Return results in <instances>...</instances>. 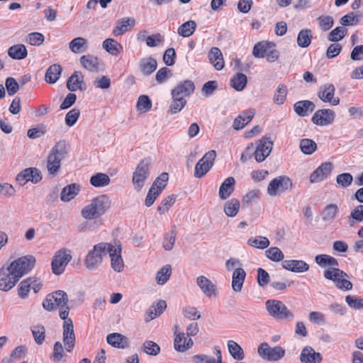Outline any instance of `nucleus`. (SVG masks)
Listing matches in <instances>:
<instances>
[{
	"label": "nucleus",
	"instance_id": "obj_7",
	"mask_svg": "<svg viewBox=\"0 0 363 363\" xmlns=\"http://www.w3.org/2000/svg\"><path fill=\"white\" fill-rule=\"evenodd\" d=\"M293 186V181L289 177L281 175L269 183L267 191L270 196H276L291 191Z\"/></svg>",
	"mask_w": 363,
	"mask_h": 363
},
{
	"label": "nucleus",
	"instance_id": "obj_20",
	"mask_svg": "<svg viewBox=\"0 0 363 363\" xmlns=\"http://www.w3.org/2000/svg\"><path fill=\"white\" fill-rule=\"evenodd\" d=\"M335 89L333 84H326L320 87L318 97L325 103H329L333 106L339 104L338 97H334Z\"/></svg>",
	"mask_w": 363,
	"mask_h": 363
},
{
	"label": "nucleus",
	"instance_id": "obj_43",
	"mask_svg": "<svg viewBox=\"0 0 363 363\" xmlns=\"http://www.w3.org/2000/svg\"><path fill=\"white\" fill-rule=\"evenodd\" d=\"M79 191V186L76 184H69L62 190L60 198L63 201H69L73 199Z\"/></svg>",
	"mask_w": 363,
	"mask_h": 363
},
{
	"label": "nucleus",
	"instance_id": "obj_1",
	"mask_svg": "<svg viewBox=\"0 0 363 363\" xmlns=\"http://www.w3.org/2000/svg\"><path fill=\"white\" fill-rule=\"evenodd\" d=\"M36 259L33 255L21 257L7 266L0 268V290L9 291L13 289L20 279L30 272L35 267Z\"/></svg>",
	"mask_w": 363,
	"mask_h": 363
},
{
	"label": "nucleus",
	"instance_id": "obj_36",
	"mask_svg": "<svg viewBox=\"0 0 363 363\" xmlns=\"http://www.w3.org/2000/svg\"><path fill=\"white\" fill-rule=\"evenodd\" d=\"M294 108L298 116H308L309 113L314 111L315 104L312 101L308 100L299 101L295 103Z\"/></svg>",
	"mask_w": 363,
	"mask_h": 363
},
{
	"label": "nucleus",
	"instance_id": "obj_24",
	"mask_svg": "<svg viewBox=\"0 0 363 363\" xmlns=\"http://www.w3.org/2000/svg\"><path fill=\"white\" fill-rule=\"evenodd\" d=\"M135 26V19L133 17H124L118 20L113 29V35L120 36L130 30Z\"/></svg>",
	"mask_w": 363,
	"mask_h": 363
},
{
	"label": "nucleus",
	"instance_id": "obj_16",
	"mask_svg": "<svg viewBox=\"0 0 363 363\" xmlns=\"http://www.w3.org/2000/svg\"><path fill=\"white\" fill-rule=\"evenodd\" d=\"M41 287V281L36 277H30L20 282L18 286V295L21 298H26L31 289L35 293H38Z\"/></svg>",
	"mask_w": 363,
	"mask_h": 363
},
{
	"label": "nucleus",
	"instance_id": "obj_31",
	"mask_svg": "<svg viewBox=\"0 0 363 363\" xmlns=\"http://www.w3.org/2000/svg\"><path fill=\"white\" fill-rule=\"evenodd\" d=\"M106 340L109 345L116 348L125 349L128 347V338L121 333H111L107 335Z\"/></svg>",
	"mask_w": 363,
	"mask_h": 363
},
{
	"label": "nucleus",
	"instance_id": "obj_35",
	"mask_svg": "<svg viewBox=\"0 0 363 363\" xmlns=\"http://www.w3.org/2000/svg\"><path fill=\"white\" fill-rule=\"evenodd\" d=\"M167 303L164 300L158 301L155 305H152L145 314V320L150 321L160 315L166 309Z\"/></svg>",
	"mask_w": 363,
	"mask_h": 363
},
{
	"label": "nucleus",
	"instance_id": "obj_44",
	"mask_svg": "<svg viewBox=\"0 0 363 363\" xmlns=\"http://www.w3.org/2000/svg\"><path fill=\"white\" fill-rule=\"evenodd\" d=\"M313 38L312 31L306 28L301 30L297 36V44L300 48H307L310 45Z\"/></svg>",
	"mask_w": 363,
	"mask_h": 363
},
{
	"label": "nucleus",
	"instance_id": "obj_11",
	"mask_svg": "<svg viewBox=\"0 0 363 363\" xmlns=\"http://www.w3.org/2000/svg\"><path fill=\"white\" fill-rule=\"evenodd\" d=\"M108 242H100L95 245L89 252L85 259V264L88 269H94L102 262V256L106 255Z\"/></svg>",
	"mask_w": 363,
	"mask_h": 363
},
{
	"label": "nucleus",
	"instance_id": "obj_45",
	"mask_svg": "<svg viewBox=\"0 0 363 363\" xmlns=\"http://www.w3.org/2000/svg\"><path fill=\"white\" fill-rule=\"evenodd\" d=\"M247 82V76L242 73H237L230 79L231 86L238 91H242Z\"/></svg>",
	"mask_w": 363,
	"mask_h": 363
},
{
	"label": "nucleus",
	"instance_id": "obj_9",
	"mask_svg": "<svg viewBox=\"0 0 363 363\" xmlns=\"http://www.w3.org/2000/svg\"><path fill=\"white\" fill-rule=\"evenodd\" d=\"M150 159L145 158L140 161L133 173L132 182L134 188L140 191L150 176Z\"/></svg>",
	"mask_w": 363,
	"mask_h": 363
},
{
	"label": "nucleus",
	"instance_id": "obj_8",
	"mask_svg": "<svg viewBox=\"0 0 363 363\" xmlns=\"http://www.w3.org/2000/svg\"><path fill=\"white\" fill-rule=\"evenodd\" d=\"M253 55L257 58H266L269 62H274L279 57V52L276 49L274 43L262 41L254 45Z\"/></svg>",
	"mask_w": 363,
	"mask_h": 363
},
{
	"label": "nucleus",
	"instance_id": "obj_46",
	"mask_svg": "<svg viewBox=\"0 0 363 363\" xmlns=\"http://www.w3.org/2000/svg\"><path fill=\"white\" fill-rule=\"evenodd\" d=\"M196 28V22L194 21H188L178 28L177 33L183 38H188L195 32Z\"/></svg>",
	"mask_w": 363,
	"mask_h": 363
},
{
	"label": "nucleus",
	"instance_id": "obj_56",
	"mask_svg": "<svg viewBox=\"0 0 363 363\" xmlns=\"http://www.w3.org/2000/svg\"><path fill=\"white\" fill-rule=\"evenodd\" d=\"M266 257L273 262L283 260L284 255L282 251L277 247H272L265 251Z\"/></svg>",
	"mask_w": 363,
	"mask_h": 363
},
{
	"label": "nucleus",
	"instance_id": "obj_40",
	"mask_svg": "<svg viewBox=\"0 0 363 363\" xmlns=\"http://www.w3.org/2000/svg\"><path fill=\"white\" fill-rule=\"evenodd\" d=\"M157 67V60L153 57L143 58L140 62V69L145 75L153 73Z\"/></svg>",
	"mask_w": 363,
	"mask_h": 363
},
{
	"label": "nucleus",
	"instance_id": "obj_39",
	"mask_svg": "<svg viewBox=\"0 0 363 363\" xmlns=\"http://www.w3.org/2000/svg\"><path fill=\"white\" fill-rule=\"evenodd\" d=\"M62 72V67L60 65L53 64L46 70L45 80L47 83L52 84L60 79Z\"/></svg>",
	"mask_w": 363,
	"mask_h": 363
},
{
	"label": "nucleus",
	"instance_id": "obj_47",
	"mask_svg": "<svg viewBox=\"0 0 363 363\" xmlns=\"http://www.w3.org/2000/svg\"><path fill=\"white\" fill-rule=\"evenodd\" d=\"M270 242L267 237L256 236L251 237L247 240V245L250 247L264 250L269 246Z\"/></svg>",
	"mask_w": 363,
	"mask_h": 363
},
{
	"label": "nucleus",
	"instance_id": "obj_5",
	"mask_svg": "<svg viewBox=\"0 0 363 363\" xmlns=\"http://www.w3.org/2000/svg\"><path fill=\"white\" fill-rule=\"evenodd\" d=\"M323 275L326 279L332 281L340 290L345 291L352 289V284L348 280V274L339 268L328 267L324 271Z\"/></svg>",
	"mask_w": 363,
	"mask_h": 363
},
{
	"label": "nucleus",
	"instance_id": "obj_17",
	"mask_svg": "<svg viewBox=\"0 0 363 363\" xmlns=\"http://www.w3.org/2000/svg\"><path fill=\"white\" fill-rule=\"evenodd\" d=\"M273 147V142L269 138L263 137L259 140L255 151V158L257 162H262L269 155Z\"/></svg>",
	"mask_w": 363,
	"mask_h": 363
},
{
	"label": "nucleus",
	"instance_id": "obj_32",
	"mask_svg": "<svg viewBox=\"0 0 363 363\" xmlns=\"http://www.w3.org/2000/svg\"><path fill=\"white\" fill-rule=\"evenodd\" d=\"M193 344V340L191 338L187 339L184 333H179L174 341V349L182 352L191 348Z\"/></svg>",
	"mask_w": 363,
	"mask_h": 363
},
{
	"label": "nucleus",
	"instance_id": "obj_64",
	"mask_svg": "<svg viewBox=\"0 0 363 363\" xmlns=\"http://www.w3.org/2000/svg\"><path fill=\"white\" fill-rule=\"evenodd\" d=\"M347 33V29L343 27H337L329 34L328 40L333 42H337L342 40Z\"/></svg>",
	"mask_w": 363,
	"mask_h": 363
},
{
	"label": "nucleus",
	"instance_id": "obj_62",
	"mask_svg": "<svg viewBox=\"0 0 363 363\" xmlns=\"http://www.w3.org/2000/svg\"><path fill=\"white\" fill-rule=\"evenodd\" d=\"M152 101L147 95H141L139 96L137 102V108L144 112L149 111L152 108Z\"/></svg>",
	"mask_w": 363,
	"mask_h": 363
},
{
	"label": "nucleus",
	"instance_id": "obj_6",
	"mask_svg": "<svg viewBox=\"0 0 363 363\" xmlns=\"http://www.w3.org/2000/svg\"><path fill=\"white\" fill-rule=\"evenodd\" d=\"M266 309L269 314L277 320H292L294 315L281 301L269 299L265 302Z\"/></svg>",
	"mask_w": 363,
	"mask_h": 363
},
{
	"label": "nucleus",
	"instance_id": "obj_51",
	"mask_svg": "<svg viewBox=\"0 0 363 363\" xmlns=\"http://www.w3.org/2000/svg\"><path fill=\"white\" fill-rule=\"evenodd\" d=\"M315 262L320 267L330 266V267H335L338 266L337 260L328 255H318L315 256Z\"/></svg>",
	"mask_w": 363,
	"mask_h": 363
},
{
	"label": "nucleus",
	"instance_id": "obj_4",
	"mask_svg": "<svg viewBox=\"0 0 363 363\" xmlns=\"http://www.w3.org/2000/svg\"><path fill=\"white\" fill-rule=\"evenodd\" d=\"M67 154L66 144L57 142L52 148L47 158V168L50 174L55 176L60 168L61 161Z\"/></svg>",
	"mask_w": 363,
	"mask_h": 363
},
{
	"label": "nucleus",
	"instance_id": "obj_14",
	"mask_svg": "<svg viewBox=\"0 0 363 363\" xmlns=\"http://www.w3.org/2000/svg\"><path fill=\"white\" fill-rule=\"evenodd\" d=\"M257 352L263 359L271 362L278 361L285 355V350L281 347H270L266 342H263L259 346Z\"/></svg>",
	"mask_w": 363,
	"mask_h": 363
},
{
	"label": "nucleus",
	"instance_id": "obj_18",
	"mask_svg": "<svg viewBox=\"0 0 363 363\" xmlns=\"http://www.w3.org/2000/svg\"><path fill=\"white\" fill-rule=\"evenodd\" d=\"M42 179L40 172L36 168H27L21 172L16 177V181L21 185H24L27 182H32L34 184Z\"/></svg>",
	"mask_w": 363,
	"mask_h": 363
},
{
	"label": "nucleus",
	"instance_id": "obj_50",
	"mask_svg": "<svg viewBox=\"0 0 363 363\" xmlns=\"http://www.w3.org/2000/svg\"><path fill=\"white\" fill-rule=\"evenodd\" d=\"M172 101L169 107L168 112L175 114L180 112L186 104V99L179 96H172Z\"/></svg>",
	"mask_w": 363,
	"mask_h": 363
},
{
	"label": "nucleus",
	"instance_id": "obj_55",
	"mask_svg": "<svg viewBox=\"0 0 363 363\" xmlns=\"http://www.w3.org/2000/svg\"><path fill=\"white\" fill-rule=\"evenodd\" d=\"M338 213V207L336 204H328L323 211L322 218L323 220H333Z\"/></svg>",
	"mask_w": 363,
	"mask_h": 363
},
{
	"label": "nucleus",
	"instance_id": "obj_22",
	"mask_svg": "<svg viewBox=\"0 0 363 363\" xmlns=\"http://www.w3.org/2000/svg\"><path fill=\"white\" fill-rule=\"evenodd\" d=\"M333 169V164L331 162L322 163L310 175V182L319 183L323 181L330 173Z\"/></svg>",
	"mask_w": 363,
	"mask_h": 363
},
{
	"label": "nucleus",
	"instance_id": "obj_25",
	"mask_svg": "<svg viewBox=\"0 0 363 363\" xmlns=\"http://www.w3.org/2000/svg\"><path fill=\"white\" fill-rule=\"evenodd\" d=\"M196 283L201 291L208 297L216 296V286L210 279L204 276H199Z\"/></svg>",
	"mask_w": 363,
	"mask_h": 363
},
{
	"label": "nucleus",
	"instance_id": "obj_53",
	"mask_svg": "<svg viewBox=\"0 0 363 363\" xmlns=\"http://www.w3.org/2000/svg\"><path fill=\"white\" fill-rule=\"evenodd\" d=\"M228 347L230 354L234 359L242 360L244 358V352L242 347L236 342L229 340L228 342Z\"/></svg>",
	"mask_w": 363,
	"mask_h": 363
},
{
	"label": "nucleus",
	"instance_id": "obj_28",
	"mask_svg": "<svg viewBox=\"0 0 363 363\" xmlns=\"http://www.w3.org/2000/svg\"><path fill=\"white\" fill-rule=\"evenodd\" d=\"M322 360L321 354L319 352H315L311 347H304L300 354L301 363H320Z\"/></svg>",
	"mask_w": 363,
	"mask_h": 363
},
{
	"label": "nucleus",
	"instance_id": "obj_13",
	"mask_svg": "<svg viewBox=\"0 0 363 363\" xmlns=\"http://www.w3.org/2000/svg\"><path fill=\"white\" fill-rule=\"evenodd\" d=\"M216 156V152L215 150L207 152L196 163L194 170V177L196 178L203 177L213 167Z\"/></svg>",
	"mask_w": 363,
	"mask_h": 363
},
{
	"label": "nucleus",
	"instance_id": "obj_60",
	"mask_svg": "<svg viewBox=\"0 0 363 363\" xmlns=\"http://www.w3.org/2000/svg\"><path fill=\"white\" fill-rule=\"evenodd\" d=\"M261 192L259 189H252L246 193L242 197L243 204L249 205L257 201L260 198Z\"/></svg>",
	"mask_w": 363,
	"mask_h": 363
},
{
	"label": "nucleus",
	"instance_id": "obj_38",
	"mask_svg": "<svg viewBox=\"0 0 363 363\" xmlns=\"http://www.w3.org/2000/svg\"><path fill=\"white\" fill-rule=\"evenodd\" d=\"M8 55L13 60H21L28 56V50L23 44H16L8 49Z\"/></svg>",
	"mask_w": 363,
	"mask_h": 363
},
{
	"label": "nucleus",
	"instance_id": "obj_34",
	"mask_svg": "<svg viewBox=\"0 0 363 363\" xmlns=\"http://www.w3.org/2000/svg\"><path fill=\"white\" fill-rule=\"evenodd\" d=\"M103 48L113 56H118L123 51V45L113 38H107L102 43Z\"/></svg>",
	"mask_w": 363,
	"mask_h": 363
},
{
	"label": "nucleus",
	"instance_id": "obj_21",
	"mask_svg": "<svg viewBox=\"0 0 363 363\" xmlns=\"http://www.w3.org/2000/svg\"><path fill=\"white\" fill-rule=\"evenodd\" d=\"M195 90V85L191 80H184L179 83L174 89H172V96H180L186 98L191 95Z\"/></svg>",
	"mask_w": 363,
	"mask_h": 363
},
{
	"label": "nucleus",
	"instance_id": "obj_29",
	"mask_svg": "<svg viewBox=\"0 0 363 363\" xmlns=\"http://www.w3.org/2000/svg\"><path fill=\"white\" fill-rule=\"evenodd\" d=\"M235 180L234 177H229L226 178L221 184L218 195L220 199L225 200L229 198L235 189Z\"/></svg>",
	"mask_w": 363,
	"mask_h": 363
},
{
	"label": "nucleus",
	"instance_id": "obj_59",
	"mask_svg": "<svg viewBox=\"0 0 363 363\" xmlns=\"http://www.w3.org/2000/svg\"><path fill=\"white\" fill-rule=\"evenodd\" d=\"M32 334L35 342L38 345L43 344L45 337V329L42 325H37L32 328Z\"/></svg>",
	"mask_w": 363,
	"mask_h": 363
},
{
	"label": "nucleus",
	"instance_id": "obj_52",
	"mask_svg": "<svg viewBox=\"0 0 363 363\" xmlns=\"http://www.w3.org/2000/svg\"><path fill=\"white\" fill-rule=\"evenodd\" d=\"M172 274V267L169 264L162 267L156 274L157 283L160 285L164 284L169 279Z\"/></svg>",
	"mask_w": 363,
	"mask_h": 363
},
{
	"label": "nucleus",
	"instance_id": "obj_23",
	"mask_svg": "<svg viewBox=\"0 0 363 363\" xmlns=\"http://www.w3.org/2000/svg\"><path fill=\"white\" fill-rule=\"evenodd\" d=\"M67 88L70 91H84L86 89V84L84 75L80 71H75L67 81Z\"/></svg>",
	"mask_w": 363,
	"mask_h": 363
},
{
	"label": "nucleus",
	"instance_id": "obj_27",
	"mask_svg": "<svg viewBox=\"0 0 363 363\" xmlns=\"http://www.w3.org/2000/svg\"><path fill=\"white\" fill-rule=\"evenodd\" d=\"M253 109L246 110L239 114L234 120L233 127L235 130H241L247 125L254 118Z\"/></svg>",
	"mask_w": 363,
	"mask_h": 363
},
{
	"label": "nucleus",
	"instance_id": "obj_10",
	"mask_svg": "<svg viewBox=\"0 0 363 363\" xmlns=\"http://www.w3.org/2000/svg\"><path fill=\"white\" fill-rule=\"evenodd\" d=\"M72 259L70 251L67 249H61L55 252L54 255L52 262L51 268L52 272L55 275L62 274L65 269L66 266Z\"/></svg>",
	"mask_w": 363,
	"mask_h": 363
},
{
	"label": "nucleus",
	"instance_id": "obj_19",
	"mask_svg": "<svg viewBox=\"0 0 363 363\" xmlns=\"http://www.w3.org/2000/svg\"><path fill=\"white\" fill-rule=\"evenodd\" d=\"M335 118V112L331 109L318 110L313 114L312 122L320 126L328 125L332 123Z\"/></svg>",
	"mask_w": 363,
	"mask_h": 363
},
{
	"label": "nucleus",
	"instance_id": "obj_30",
	"mask_svg": "<svg viewBox=\"0 0 363 363\" xmlns=\"http://www.w3.org/2000/svg\"><path fill=\"white\" fill-rule=\"evenodd\" d=\"M210 62L217 70H221L225 65L223 54L220 50L217 47H213L208 55Z\"/></svg>",
	"mask_w": 363,
	"mask_h": 363
},
{
	"label": "nucleus",
	"instance_id": "obj_12",
	"mask_svg": "<svg viewBox=\"0 0 363 363\" xmlns=\"http://www.w3.org/2000/svg\"><path fill=\"white\" fill-rule=\"evenodd\" d=\"M122 247L120 241H115L114 244L108 243L106 253L111 257V267L116 272H120L124 268V262L121 257Z\"/></svg>",
	"mask_w": 363,
	"mask_h": 363
},
{
	"label": "nucleus",
	"instance_id": "obj_49",
	"mask_svg": "<svg viewBox=\"0 0 363 363\" xmlns=\"http://www.w3.org/2000/svg\"><path fill=\"white\" fill-rule=\"evenodd\" d=\"M111 179L109 177L104 173H96L90 179V183L94 187H103L109 184Z\"/></svg>",
	"mask_w": 363,
	"mask_h": 363
},
{
	"label": "nucleus",
	"instance_id": "obj_63",
	"mask_svg": "<svg viewBox=\"0 0 363 363\" xmlns=\"http://www.w3.org/2000/svg\"><path fill=\"white\" fill-rule=\"evenodd\" d=\"M337 184L342 188L350 186L353 182V177L350 173H342L336 177Z\"/></svg>",
	"mask_w": 363,
	"mask_h": 363
},
{
	"label": "nucleus",
	"instance_id": "obj_61",
	"mask_svg": "<svg viewBox=\"0 0 363 363\" xmlns=\"http://www.w3.org/2000/svg\"><path fill=\"white\" fill-rule=\"evenodd\" d=\"M176 231L174 230H172L164 235L162 245L166 250H171L173 248L176 240Z\"/></svg>",
	"mask_w": 363,
	"mask_h": 363
},
{
	"label": "nucleus",
	"instance_id": "obj_15",
	"mask_svg": "<svg viewBox=\"0 0 363 363\" xmlns=\"http://www.w3.org/2000/svg\"><path fill=\"white\" fill-rule=\"evenodd\" d=\"M62 341L65 349L70 352L75 347L76 337L74 331V325L72 319L66 318L62 319Z\"/></svg>",
	"mask_w": 363,
	"mask_h": 363
},
{
	"label": "nucleus",
	"instance_id": "obj_37",
	"mask_svg": "<svg viewBox=\"0 0 363 363\" xmlns=\"http://www.w3.org/2000/svg\"><path fill=\"white\" fill-rule=\"evenodd\" d=\"M82 66L89 72H96L99 69V61L97 57L85 55L80 57Z\"/></svg>",
	"mask_w": 363,
	"mask_h": 363
},
{
	"label": "nucleus",
	"instance_id": "obj_57",
	"mask_svg": "<svg viewBox=\"0 0 363 363\" xmlns=\"http://www.w3.org/2000/svg\"><path fill=\"white\" fill-rule=\"evenodd\" d=\"M176 200L175 195H169L163 199L157 207V211L160 214L167 212L174 203Z\"/></svg>",
	"mask_w": 363,
	"mask_h": 363
},
{
	"label": "nucleus",
	"instance_id": "obj_2",
	"mask_svg": "<svg viewBox=\"0 0 363 363\" xmlns=\"http://www.w3.org/2000/svg\"><path fill=\"white\" fill-rule=\"evenodd\" d=\"M43 308L49 311L59 310L61 319L68 318L69 307L68 306V296L62 290H58L46 296L43 301Z\"/></svg>",
	"mask_w": 363,
	"mask_h": 363
},
{
	"label": "nucleus",
	"instance_id": "obj_58",
	"mask_svg": "<svg viewBox=\"0 0 363 363\" xmlns=\"http://www.w3.org/2000/svg\"><path fill=\"white\" fill-rule=\"evenodd\" d=\"M287 93L286 86L284 84L279 85L274 93V102L278 105L283 104L286 100Z\"/></svg>",
	"mask_w": 363,
	"mask_h": 363
},
{
	"label": "nucleus",
	"instance_id": "obj_42",
	"mask_svg": "<svg viewBox=\"0 0 363 363\" xmlns=\"http://www.w3.org/2000/svg\"><path fill=\"white\" fill-rule=\"evenodd\" d=\"M240 203L238 199L233 198L224 204L223 211L229 217L235 216L239 212Z\"/></svg>",
	"mask_w": 363,
	"mask_h": 363
},
{
	"label": "nucleus",
	"instance_id": "obj_48",
	"mask_svg": "<svg viewBox=\"0 0 363 363\" xmlns=\"http://www.w3.org/2000/svg\"><path fill=\"white\" fill-rule=\"evenodd\" d=\"M168 180V173L162 172L155 179L150 188H154V190H156V194H160L166 187Z\"/></svg>",
	"mask_w": 363,
	"mask_h": 363
},
{
	"label": "nucleus",
	"instance_id": "obj_3",
	"mask_svg": "<svg viewBox=\"0 0 363 363\" xmlns=\"http://www.w3.org/2000/svg\"><path fill=\"white\" fill-rule=\"evenodd\" d=\"M111 207V201L106 195H100L82 210V216L87 220L96 219L101 216Z\"/></svg>",
	"mask_w": 363,
	"mask_h": 363
},
{
	"label": "nucleus",
	"instance_id": "obj_26",
	"mask_svg": "<svg viewBox=\"0 0 363 363\" xmlns=\"http://www.w3.org/2000/svg\"><path fill=\"white\" fill-rule=\"evenodd\" d=\"M281 266L284 269L293 272H305L309 269V265L303 260H284Z\"/></svg>",
	"mask_w": 363,
	"mask_h": 363
},
{
	"label": "nucleus",
	"instance_id": "obj_33",
	"mask_svg": "<svg viewBox=\"0 0 363 363\" xmlns=\"http://www.w3.org/2000/svg\"><path fill=\"white\" fill-rule=\"evenodd\" d=\"M245 277L246 272L242 268L238 267L234 270L232 277V288L234 291L240 292L242 290Z\"/></svg>",
	"mask_w": 363,
	"mask_h": 363
},
{
	"label": "nucleus",
	"instance_id": "obj_41",
	"mask_svg": "<svg viewBox=\"0 0 363 363\" xmlns=\"http://www.w3.org/2000/svg\"><path fill=\"white\" fill-rule=\"evenodd\" d=\"M88 47V42L86 38L77 37L69 42V48L74 53H81L84 52Z\"/></svg>",
	"mask_w": 363,
	"mask_h": 363
},
{
	"label": "nucleus",
	"instance_id": "obj_54",
	"mask_svg": "<svg viewBox=\"0 0 363 363\" xmlns=\"http://www.w3.org/2000/svg\"><path fill=\"white\" fill-rule=\"evenodd\" d=\"M300 148L305 155H311L316 150L317 145L313 140L304 138L300 141Z\"/></svg>",
	"mask_w": 363,
	"mask_h": 363
}]
</instances>
